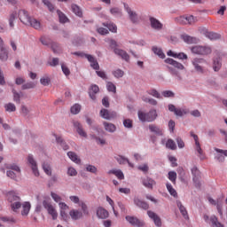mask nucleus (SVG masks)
Returning <instances> with one entry per match:
<instances>
[{"label": "nucleus", "instance_id": "obj_39", "mask_svg": "<svg viewBox=\"0 0 227 227\" xmlns=\"http://www.w3.org/2000/svg\"><path fill=\"white\" fill-rule=\"evenodd\" d=\"M12 93H13L14 102H16V104H20V98H22V97H24V93H22V92L19 93L15 90H12Z\"/></svg>", "mask_w": 227, "mask_h": 227}, {"label": "nucleus", "instance_id": "obj_8", "mask_svg": "<svg viewBox=\"0 0 227 227\" xmlns=\"http://www.w3.org/2000/svg\"><path fill=\"white\" fill-rule=\"evenodd\" d=\"M126 221H128V223H129V224H131V226H136V227L145 226V221L139 220V218H137L136 216L127 215Z\"/></svg>", "mask_w": 227, "mask_h": 227}, {"label": "nucleus", "instance_id": "obj_46", "mask_svg": "<svg viewBox=\"0 0 227 227\" xmlns=\"http://www.w3.org/2000/svg\"><path fill=\"white\" fill-rule=\"evenodd\" d=\"M71 8L73 13H74L78 17H82V11H81V8L77 4H73Z\"/></svg>", "mask_w": 227, "mask_h": 227}, {"label": "nucleus", "instance_id": "obj_41", "mask_svg": "<svg viewBox=\"0 0 227 227\" xmlns=\"http://www.w3.org/2000/svg\"><path fill=\"white\" fill-rule=\"evenodd\" d=\"M205 35L209 40H219L221 38V35L215 32H206Z\"/></svg>", "mask_w": 227, "mask_h": 227}, {"label": "nucleus", "instance_id": "obj_51", "mask_svg": "<svg viewBox=\"0 0 227 227\" xmlns=\"http://www.w3.org/2000/svg\"><path fill=\"white\" fill-rule=\"evenodd\" d=\"M148 95H151L152 97H154L155 98H162V96H160V93L157 91L155 89L149 90L147 91Z\"/></svg>", "mask_w": 227, "mask_h": 227}, {"label": "nucleus", "instance_id": "obj_34", "mask_svg": "<svg viewBox=\"0 0 227 227\" xmlns=\"http://www.w3.org/2000/svg\"><path fill=\"white\" fill-rule=\"evenodd\" d=\"M149 129L151 132H153V134H156L157 136H162V129L155 124L149 125Z\"/></svg>", "mask_w": 227, "mask_h": 227}, {"label": "nucleus", "instance_id": "obj_62", "mask_svg": "<svg viewBox=\"0 0 227 227\" xmlns=\"http://www.w3.org/2000/svg\"><path fill=\"white\" fill-rule=\"evenodd\" d=\"M40 82L43 86H49L51 84V78L49 76L43 77L40 79Z\"/></svg>", "mask_w": 227, "mask_h": 227}, {"label": "nucleus", "instance_id": "obj_5", "mask_svg": "<svg viewBox=\"0 0 227 227\" xmlns=\"http://www.w3.org/2000/svg\"><path fill=\"white\" fill-rule=\"evenodd\" d=\"M192 54H198L199 56H208L212 54V48L210 46H193L191 49Z\"/></svg>", "mask_w": 227, "mask_h": 227}, {"label": "nucleus", "instance_id": "obj_58", "mask_svg": "<svg viewBox=\"0 0 227 227\" xmlns=\"http://www.w3.org/2000/svg\"><path fill=\"white\" fill-rule=\"evenodd\" d=\"M213 68L215 72H219L221 68V60H219V59H214Z\"/></svg>", "mask_w": 227, "mask_h": 227}, {"label": "nucleus", "instance_id": "obj_47", "mask_svg": "<svg viewBox=\"0 0 227 227\" xmlns=\"http://www.w3.org/2000/svg\"><path fill=\"white\" fill-rule=\"evenodd\" d=\"M168 178L170 180V182H172L174 185H176V172L169 171Z\"/></svg>", "mask_w": 227, "mask_h": 227}, {"label": "nucleus", "instance_id": "obj_52", "mask_svg": "<svg viewBox=\"0 0 227 227\" xmlns=\"http://www.w3.org/2000/svg\"><path fill=\"white\" fill-rule=\"evenodd\" d=\"M71 113L72 114H79V113H81V105L74 104L73 106H71Z\"/></svg>", "mask_w": 227, "mask_h": 227}, {"label": "nucleus", "instance_id": "obj_57", "mask_svg": "<svg viewBox=\"0 0 227 227\" xmlns=\"http://www.w3.org/2000/svg\"><path fill=\"white\" fill-rule=\"evenodd\" d=\"M43 3L44 6H47V8L50 12H54V4H52V3H51V1L43 0Z\"/></svg>", "mask_w": 227, "mask_h": 227}, {"label": "nucleus", "instance_id": "obj_49", "mask_svg": "<svg viewBox=\"0 0 227 227\" xmlns=\"http://www.w3.org/2000/svg\"><path fill=\"white\" fill-rule=\"evenodd\" d=\"M7 176L9 178H12V180H17L19 176H20V174H18L17 172H14L13 170H8L6 173Z\"/></svg>", "mask_w": 227, "mask_h": 227}, {"label": "nucleus", "instance_id": "obj_59", "mask_svg": "<svg viewBox=\"0 0 227 227\" xmlns=\"http://www.w3.org/2000/svg\"><path fill=\"white\" fill-rule=\"evenodd\" d=\"M51 49L55 54H59L61 51V47L57 43H52Z\"/></svg>", "mask_w": 227, "mask_h": 227}, {"label": "nucleus", "instance_id": "obj_30", "mask_svg": "<svg viewBox=\"0 0 227 227\" xmlns=\"http://www.w3.org/2000/svg\"><path fill=\"white\" fill-rule=\"evenodd\" d=\"M15 19H17V12H12L9 15V26L11 29H13L15 27Z\"/></svg>", "mask_w": 227, "mask_h": 227}, {"label": "nucleus", "instance_id": "obj_15", "mask_svg": "<svg viewBox=\"0 0 227 227\" xmlns=\"http://www.w3.org/2000/svg\"><path fill=\"white\" fill-rule=\"evenodd\" d=\"M165 63L167 65H171V67H174V68H177V70H184V67L182 65V63L177 62L176 60L173 59H166Z\"/></svg>", "mask_w": 227, "mask_h": 227}, {"label": "nucleus", "instance_id": "obj_61", "mask_svg": "<svg viewBox=\"0 0 227 227\" xmlns=\"http://www.w3.org/2000/svg\"><path fill=\"white\" fill-rule=\"evenodd\" d=\"M106 88L108 91H112V93H116V85H114V83L108 82L106 84Z\"/></svg>", "mask_w": 227, "mask_h": 227}, {"label": "nucleus", "instance_id": "obj_48", "mask_svg": "<svg viewBox=\"0 0 227 227\" xmlns=\"http://www.w3.org/2000/svg\"><path fill=\"white\" fill-rule=\"evenodd\" d=\"M35 87L36 83L35 82H28L21 86V90H33Z\"/></svg>", "mask_w": 227, "mask_h": 227}, {"label": "nucleus", "instance_id": "obj_27", "mask_svg": "<svg viewBox=\"0 0 227 227\" xmlns=\"http://www.w3.org/2000/svg\"><path fill=\"white\" fill-rule=\"evenodd\" d=\"M115 160H117L119 164H129L130 168H134V164L130 163V161H129V159L121 155L115 156Z\"/></svg>", "mask_w": 227, "mask_h": 227}, {"label": "nucleus", "instance_id": "obj_33", "mask_svg": "<svg viewBox=\"0 0 227 227\" xmlns=\"http://www.w3.org/2000/svg\"><path fill=\"white\" fill-rule=\"evenodd\" d=\"M176 203L183 217H184V219H189V214L187 213V209L185 208V207H184V205H182V202L180 201H177Z\"/></svg>", "mask_w": 227, "mask_h": 227}, {"label": "nucleus", "instance_id": "obj_37", "mask_svg": "<svg viewBox=\"0 0 227 227\" xmlns=\"http://www.w3.org/2000/svg\"><path fill=\"white\" fill-rule=\"evenodd\" d=\"M30 210H31V204L29 202L23 203L21 215H27Z\"/></svg>", "mask_w": 227, "mask_h": 227}, {"label": "nucleus", "instance_id": "obj_1", "mask_svg": "<svg viewBox=\"0 0 227 227\" xmlns=\"http://www.w3.org/2000/svg\"><path fill=\"white\" fill-rule=\"evenodd\" d=\"M18 17L25 26H31L34 29H40L42 27V24L36 19L31 18L29 13L26 10H20L18 12Z\"/></svg>", "mask_w": 227, "mask_h": 227}, {"label": "nucleus", "instance_id": "obj_17", "mask_svg": "<svg viewBox=\"0 0 227 227\" xmlns=\"http://www.w3.org/2000/svg\"><path fill=\"white\" fill-rule=\"evenodd\" d=\"M100 116L103 117L105 120H111L113 118H116V113H110L107 109H102L100 111Z\"/></svg>", "mask_w": 227, "mask_h": 227}, {"label": "nucleus", "instance_id": "obj_18", "mask_svg": "<svg viewBox=\"0 0 227 227\" xmlns=\"http://www.w3.org/2000/svg\"><path fill=\"white\" fill-rule=\"evenodd\" d=\"M168 111H170V113H174L176 116H184V114H187V112L176 108L175 105H168Z\"/></svg>", "mask_w": 227, "mask_h": 227}, {"label": "nucleus", "instance_id": "obj_40", "mask_svg": "<svg viewBox=\"0 0 227 227\" xmlns=\"http://www.w3.org/2000/svg\"><path fill=\"white\" fill-rule=\"evenodd\" d=\"M153 52L159 56L161 59H164L166 58V54H164V51H162V49L158 48L157 46L153 47Z\"/></svg>", "mask_w": 227, "mask_h": 227}, {"label": "nucleus", "instance_id": "obj_22", "mask_svg": "<svg viewBox=\"0 0 227 227\" xmlns=\"http://www.w3.org/2000/svg\"><path fill=\"white\" fill-rule=\"evenodd\" d=\"M142 184L147 189H153V185H155L157 183L155 182V180H153L150 177H146V178L143 179Z\"/></svg>", "mask_w": 227, "mask_h": 227}, {"label": "nucleus", "instance_id": "obj_6", "mask_svg": "<svg viewBox=\"0 0 227 227\" xmlns=\"http://www.w3.org/2000/svg\"><path fill=\"white\" fill-rule=\"evenodd\" d=\"M43 207L47 210L48 214L51 215L53 221L58 219V211H56V208H54V206H52L49 200H43Z\"/></svg>", "mask_w": 227, "mask_h": 227}, {"label": "nucleus", "instance_id": "obj_12", "mask_svg": "<svg viewBox=\"0 0 227 227\" xmlns=\"http://www.w3.org/2000/svg\"><path fill=\"white\" fill-rule=\"evenodd\" d=\"M192 175L193 176V182L197 187H200V179L201 178V172L198 169V167H193L192 168Z\"/></svg>", "mask_w": 227, "mask_h": 227}, {"label": "nucleus", "instance_id": "obj_44", "mask_svg": "<svg viewBox=\"0 0 227 227\" xmlns=\"http://www.w3.org/2000/svg\"><path fill=\"white\" fill-rule=\"evenodd\" d=\"M57 13L59 15V20L61 24L68 22V18L67 17V15H65V13L61 12V11L59 10L57 11Z\"/></svg>", "mask_w": 227, "mask_h": 227}, {"label": "nucleus", "instance_id": "obj_3", "mask_svg": "<svg viewBox=\"0 0 227 227\" xmlns=\"http://www.w3.org/2000/svg\"><path fill=\"white\" fill-rule=\"evenodd\" d=\"M8 197V200L10 201L11 204V208L13 212H18L19 208H20V207H22V204L20 203V201H19L20 200V198H19V196L15 195V193L13 192H11L8 193L7 195Z\"/></svg>", "mask_w": 227, "mask_h": 227}, {"label": "nucleus", "instance_id": "obj_56", "mask_svg": "<svg viewBox=\"0 0 227 227\" xmlns=\"http://www.w3.org/2000/svg\"><path fill=\"white\" fill-rule=\"evenodd\" d=\"M210 221L212 223V224H214L215 227H224V225H223V223H219V221H217V217L216 216H211Z\"/></svg>", "mask_w": 227, "mask_h": 227}, {"label": "nucleus", "instance_id": "obj_43", "mask_svg": "<svg viewBox=\"0 0 227 227\" xmlns=\"http://www.w3.org/2000/svg\"><path fill=\"white\" fill-rule=\"evenodd\" d=\"M0 59L1 61H7L8 59V51L4 47L0 48Z\"/></svg>", "mask_w": 227, "mask_h": 227}, {"label": "nucleus", "instance_id": "obj_16", "mask_svg": "<svg viewBox=\"0 0 227 227\" xmlns=\"http://www.w3.org/2000/svg\"><path fill=\"white\" fill-rule=\"evenodd\" d=\"M85 58L88 59L89 62H90V67L94 70H100V66L98 65V62L95 59V57L92 55H85Z\"/></svg>", "mask_w": 227, "mask_h": 227}, {"label": "nucleus", "instance_id": "obj_29", "mask_svg": "<svg viewBox=\"0 0 227 227\" xmlns=\"http://www.w3.org/2000/svg\"><path fill=\"white\" fill-rule=\"evenodd\" d=\"M67 157L75 164H79L81 162V158L74 152H68Z\"/></svg>", "mask_w": 227, "mask_h": 227}, {"label": "nucleus", "instance_id": "obj_63", "mask_svg": "<svg viewBox=\"0 0 227 227\" xmlns=\"http://www.w3.org/2000/svg\"><path fill=\"white\" fill-rule=\"evenodd\" d=\"M161 95L165 97V98H169L175 97V92L171 90H164L161 92Z\"/></svg>", "mask_w": 227, "mask_h": 227}, {"label": "nucleus", "instance_id": "obj_21", "mask_svg": "<svg viewBox=\"0 0 227 227\" xmlns=\"http://www.w3.org/2000/svg\"><path fill=\"white\" fill-rule=\"evenodd\" d=\"M203 63H205V59H203L196 58L192 60L193 67H195V69L197 70V72H200L201 74L203 72V67H201V66H200V65H201Z\"/></svg>", "mask_w": 227, "mask_h": 227}, {"label": "nucleus", "instance_id": "obj_64", "mask_svg": "<svg viewBox=\"0 0 227 227\" xmlns=\"http://www.w3.org/2000/svg\"><path fill=\"white\" fill-rule=\"evenodd\" d=\"M112 15L121 16V10L118 7H114L110 10Z\"/></svg>", "mask_w": 227, "mask_h": 227}, {"label": "nucleus", "instance_id": "obj_45", "mask_svg": "<svg viewBox=\"0 0 227 227\" xmlns=\"http://www.w3.org/2000/svg\"><path fill=\"white\" fill-rule=\"evenodd\" d=\"M103 26L107 27L112 33H116V31H118V27H116L114 23H103Z\"/></svg>", "mask_w": 227, "mask_h": 227}, {"label": "nucleus", "instance_id": "obj_11", "mask_svg": "<svg viewBox=\"0 0 227 227\" xmlns=\"http://www.w3.org/2000/svg\"><path fill=\"white\" fill-rule=\"evenodd\" d=\"M124 8L127 12V13L129 15V19L133 24H136L138 22L139 19L137 18V13L136 12L132 11L130 7H129V4H124Z\"/></svg>", "mask_w": 227, "mask_h": 227}, {"label": "nucleus", "instance_id": "obj_24", "mask_svg": "<svg viewBox=\"0 0 227 227\" xmlns=\"http://www.w3.org/2000/svg\"><path fill=\"white\" fill-rule=\"evenodd\" d=\"M97 215L99 219H107V217H109V212L104 207H98L97 209Z\"/></svg>", "mask_w": 227, "mask_h": 227}, {"label": "nucleus", "instance_id": "obj_53", "mask_svg": "<svg viewBox=\"0 0 227 227\" xmlns=\"http://www.w3.org/2000/svg\"><path fill=\"white\" fill-rule=\"evenodd\" d=\"M79 207H81L84 215H90V211L88 210V205H86V203H84L83 201H81L79 203Z\"/></svg>", "mask_w": 227, "mask_h": 227}, {"label": "nucleus", "instance_id": "obj_7", "mask_svg": "<svg viewBox=\"0 0 227 227\" xmlns=\"http://www.w3.org/2000/svg\"><path fill=\"white\" fill-rule=\"evenodd\" d=\"M191 136L195 141V150L198 152L200 159L201 160H205V154H203V150L201 149V145H200V138L198 137V135L191 131Z\"/></svg>", "mask_w": 227, "mask_h": 227}, {"label": "nucleus", "instance_id": "obj_10", "mask_svg": "<svg viewBox=\"0 0 227 227\" xmlns=\"http://www.w3.org/2000/svg\"><path fill=\"white\" fill-rule=\"evenodd\" d=\"M177 22L179 24H194L196 22V18L194 16H180L177 18Z\"/></svg>", "mask_w": 227, "mask_h": 227}, {"label": "nucleus", "instance_id": "obj_14", "mask_svg": "<svg viewBox=\"0 0 227 227\" xmlns=\"http://www.w3.org/2000/svg\"><path fill=\"white\" fill-rule=\"evenodd\" d=\"M73 123L79 136H81L82 137H88V134L86 133V131H84V129H82V124H81V122L74 121Z\"/></svg>", "mask_w": 227, "mask_h": 227}, {"label": "nucleus", "instance_id": "obj_25", "mask_svg": "<svg viewBox=\"0 0 227 227\" xmlns=\"http://www.w3.org/2000/svg\"><path fill=\"white\" fill-rule=\"evenodd\" d=\"M168 56H171L172 58H177L178 59H187V54L184 53V52H180V53H175L173 52V51H168L167 52Z\"/></svg>", "mask_w": 227, "mask_h": 227}, {"label": "nucleus", "instance_id": "obj_32", "mask_svg": "<svg viewBox=\"0 0 227 227\" xmlns=\"http://www.w3.org/2000/svg\"><path fill=\"white\" fill-rule=\"evenodd\" d=\"M43 169L44 173L46 175H48V176H52V168L51 167V163L44 161L43 163Z\"/></svg>", "mask_w": 227, "mask_h": 227}, {"label": "nucleus", "instance_id": "obj_35", "mask_svg": "<svg viewBox=\"0 0 227 227\" xmlns=\"http://www.w3.org/2000/svg\"><path fill=\"white\" fill-rule=\"evenodd\" d=\"M108 175H115L119 180H123L125 178V176L121 170L112 169L108 172Z\"/></svg>", "mask_w": 227, "mask_h": 227}, {"label": "nucleus", "instance_id": "obj_9", "mask_svg": "<svg viewBox=\"0 0 227 227\" xmlns=\"http://www.w3.org/2000/svg\"><path fill=\"white\" fill-rule=\"evenodd\" d=\"M27 162L30 164L32 171L35 176H40V172L38 171V165L36 164V160L33 158V155H28Z\"/></svg>", "mask_w": 227, "mask_h": 227}, {"label": "nucleus", "instance_id": "obj_36", "mask_svg": "<svg viewBox=\"0 0 227 227\" xmlns=\"http://www.w3.org/2000/svg\"><path fill=\"white\" fill-rule=\"evenodd\" d=\"M106 132H115L116 131V126L111 122H104L103 123Z\"/></svg>", "mask_w": 227, "mask_h": 227}, {"label": "nucleus", "instance_id": "obj_54", "mask_svg": "<svg viewBox=\"0 0 227 227\" xmlns=\"http://www.w3.org/2000/svg\"><path fill=\"white\" fill-rule=\"evenodd\" d=\"M166 146L169 150H175L176 148V144L173 141V139H168L166 143Z\"/></svg>", "mask_w": 227, "mask_h": 227}, {"label": "nucleus", "instance_id": "obj_20", "mask_svg": "<svg viewBox=\"0 0 227 227\" xmlns=\"http://www.w3.org/2000/svg\"><path fill=\"white\" fill-rule=\"evenodd\" d=\"M150 22H151V27H153V29H156V31H160V29H162V23H160V21H159V20H157L153 17H151Z\"/></svg>", "mask_w": 227, "mask_h": 227}, {"label": "nucleus", "instance_id": "obj_60", "mask_svg": "<svg viewBox=\"0 0 227 227\" xmlns=\"http://www.w3.org/2000/svg\"><path fill=\"white\" fill-rule=\"evenodd\" d=\"M216 208L218 210V213L220 215H223V200H221V199H218L216 200Z\"/></svg>", "mask_w": 227, "mask_h": 227}, {"label": "nucleus", "instance_id": "obj_42", "mask_svg": "<svg viewBox=\"0 0 227 227\" xmlns=\"http://www.w3.org/2000/svg\"><path fill=\"white\" fill-rule=\"evenodd\" d=\"M4 109L7 113H15L17 111V106L13 103H8L4 105Z\"/></svg>", "mask_w": 227, "mask_h": 227}, {"label": "nucleus", "instance_id": "obj_26", "mask_svg": "<svg viewBox=\"0 0 227 227\" xmlns=\"http://www.w3.org/2000/svg\"><path fill=\"white\" fill-rule=\"evenodd\" d=\"M134 203L135 205H137V207H139V208H143L144 210H148V208H150V206L148 205V203L139 199H135Z\"/></svg>", "mask_w": 227, "mask_h": 227}, {"label": "nucleus", "instance_id": "obj_23", "mask_svg": "<svg viewBox=\"0 0 227 227\" xmlns=\"http://www.w3.org/2000/svg\"><path fill=\"white\" fill-rule=\"evenodd\" d=\"M69 215H70L71 219H73V221H77V220L81 219V217H82V212H81L77 209H72L69 212Z\"/></svg>", "mask_w": 227, "mask_h": 227}, {"label": "nucleus", "instance_id": "obj_4", "mask_svg": "<svg viewBox=\"0 0 227 227\" xmlns=\"http://www.w3.org/2000/svg\"><path fill=\"white\" fill-rule=\"evenodd\" d=\"M138 118L140 121H154L157 119V111L151 110L149 113L138 111Z\"/></svg>", "mask_w": 227, "mask_h": 227}, {"label": "nucleus", "instance_id": "obj_55", "mask_svg": "<svg viewBox=\"0 0 227 227\" xmlns=\"http://www.w3.org/2000/svg\"><path fill=\"white\" fill-rule=\"evenodd\" d=\"M142 99L144 102H146L147 104H150L151 106H157V100H155L153 98L143 97Z\"/></svg>", "mask_w": 227, "mask_h": 227}, {"label": "nucleus", "instance_id": "obj_38", "mask_svg": "<svg viewBox=\"0 0 227 227\" xmlns=\"http://www.w3.org/2000/svg\"><path fill=\"white\" fill-rule=\"evenodd\" d=\"M167 190L168 191L169 194L173 196V198H178V193L176 192V190L173 188V185L171 184L167 183L166 184Z\"/></svg>", "mask_w": 227, "mask_h": 227}, {"label": "nucleus", "instance_id": "obj_31", "mask_svg": "<svg viewBox=\"0 0 227 227\" xmlns=\"http://www.w3.org/2000/svg\"><path fill=\"white\" fill-rule=\"evenodd\" d=\"M54 137L58 145H60V146H62L63 150H68V145H67V142H65V140H63L61 137H58L56 134H54Z\"/></svg>", "mask_w": 227, "mask_h": 227}, {"label": "nucleus", "instance_id": "obj_50", "mask_svg": "<svg viewBox=\"0 0 227 227\" xmlns=\"http://www.w3.org/2000/svg\"><path fill=\"white\" fill-rule=\"evenodd\" d=\"M113 75L114 77H116V79H120L121 77H123V75H125V72H123V70L121 69H116L114 71H113Z\"/></svg>", "mask_w": 227, "mask_h": 227}, {"label": "nucleus", "instance_id": "obj_13", "mask_svg": "<svg viewBox=\"0 0 227 227\" xmlns=\"http://www.w3.org/2000/svg\"><path fill=\"white\" fill-rule=\"evenodd\" d=\"M147 215L150 217V219H153L155 226H162V221L160 220V217H159V215H157V214H155L153 211H147Z\"/></svg>", "mask_w": 227, "mask_h": 227}, {"label": "nucleus", "instance_id": "obj_28", "mask_svg": "<svg viewBox=\"0 0 227 227\" xmlns=\"http://www.w3.org/2000/svg\"><path fill=\"white\" fill-rule=\"evenodd\" d=\"M182 40L185 42V43H196L198 42V39L196 37H192L189 35H181Z\"/></svg>", "mask_w": 227, "mask_h": 227}, {"label": "nucleus", "instance_id": "obj_19", "mask_svg": "<svg viewBox=\"0 0 227 227\" xmlns=\"http://www.w3.org/2000/svg\"><path fill=\"white\" fill-rule=\"evenodd\" d=\"M100 91V89L98 87V85L94 84L91 85L90 88L89 89V95L91 100H97V93Z\"/></svg>", "mask_w": 227, "mask_h": 227}, {"label": "nucleus", "instance_id": "obj_2", "mask_svg": "<svg viewBox=\"0 0 227 227\" xmlns=\"http://www.w3.org/2000/svg\"><path fill=\"white\" fill-rule=\"evenodd\" d=\"M109 44L112 49H114V54L120 56L122 59H124V61H129V59H130V57L129 56V53H127V51L116 48L118 45L116 41H114V39H109Z\"/></svg>", "mask_w": 227, "mask_h": 227}]
</instances>
